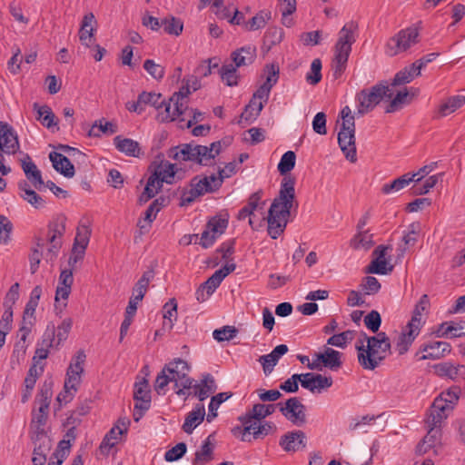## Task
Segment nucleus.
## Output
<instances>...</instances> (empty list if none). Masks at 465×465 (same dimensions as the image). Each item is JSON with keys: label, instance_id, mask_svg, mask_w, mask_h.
<instances>
[{"label": "nucleus", "instance_id": "nucleus-1", "mask_svg": "<svg viewBox=\"0 0 465 465\" xmlns=\"http://www.w3.org/2000/svg\"><path fill=\"white\" fill-rule=\"evenodd\" d=\"M295 181L291 176H285L281 183L279 195L272 201L266 217H257L254 213L249 219V224L253 230H259L264 221H267V232L272 239L282 235L288 224L291 209L295 198Z\"/></svg>", "mask_w": 465, "mask_h": 465}, {"label": "nucleus", "instance_id": "nucleus-2", "mask_svg": "<svg viewBox=\"0 0 465 465\" xmlns=\"http://www.w3.org/2000/svg\"><path fill=\"white\" fill-rule=\"evenodd\" d=\"M358 361L364 370L376 369L391 353L390 339L385 332L375 336L363 334V339L356 343Z\"/></svg>", "mask_w": 465, "mask_h": 465}, {"label": "nucleus", "instance_id": "nucleus-3", "mask_svg": "<svg viewBox=\"0 0 465 465\" xmlns=\"http://www.w3.org/2000/svg\"><path fill=\"white\" fill-rule=\"evenodd\" d=\"M221 151V141L213 142L210 146L189 143L171 148L169 157L177 162H193L200 165L209 166Z\"/></svg>", "mask_w": 465, "mask_h": 465}, {"label": "nucleus", "instance_id": "nucleus-4", "mask_svg": "<svg viewBox=\"0 0 465 465\" xmlns=\"http://www.w3.org/2000/svg\"><path fill=\"white\" fill-rule=\"evenodd\" d=\"M357 30V23L351 21L346 23L339 32L331 64L332 75L335 79L339 78L346 69L351 46L356 42Z\"/></svg>", "mask_w": 465, "mask_h": 465}, {"label": "nucleus", "instance_id": "nucleus-5", "mask_svg": "<svg viewBox=\"0 0 465 465\" xmlns=\"http://www.w3.org/2000/svg\"><path fill=\"white\" fill-rule=\"evenodd\" d=\"M53 396V381H45L39 388L35 398L37 409L32 411L31 437H48L45 430Z\"/></svg>", "mask_w": 465, "mask_h": 465}, {"label": "nucleus", "instance_id": "nucleus-6", "mask_svg": "<svg viewBox=\"0 0 465 465\" xmlns=\"http://www.w3.org/2000/svg\"><path fill=\"white\" fill-rule=\"evenodd\" d=\"M342 120L341 130L338 134L339 146L345 155V158L351 163L357 161L356 145H355V122L351 108L346 105L341 113Z\"/></svg>", "mask_w": 465, "mask_h": 465}, {"label": "nucleus", "instance_id": "nucleus-7", "mask_svg": "<svg viewBox=\"0 0 465 465\" xmlns=\"http://www.w3.org/2000/svg\"><path fill=\"white\" fill-rule=\"evenodd\" d=\"M85 359L86 355L84 351H77L73 357L66 371L64 391L57 396L58 401L68 402L74 398L82 381Z\"/></svg>", "mask_w": 465, "mask_h": 465}, {"label": "nucleus", "instance_id": "nucleus-8", "mask_svg": "<svg viewBox=\"0 0 465 465\" xmlns=\"http://www.w3.org/2000/svg\"><path fill=\"white\" fill-rule=\"evenodd\" d=\"M393 92L387 82H381L370 89H363L356 94L357 114L364 115L372 111L383 99H391Z\"/></svg>", "mask_w": 465, "mask_h": 465}, {"label": "nucleus", "instance_id": "nucleus-9", "mask_svg": "<svg viewBox=\"0 0 465 465\" xmlns=\"http://www.w3.org/2000/svg\"><path fill=\"white\" fill-rule=\"evenodd\" d=\"M221 186L222 179L216 178L213 173L205 176H195L190 182V189L183 194V203H191L200 196L217 191Z\"/></svg>", "mask_w": 465, "mask_h": 465}, {"label": "nucleus", "instance_id": "nucleus-10", "mask_svg": "<svg viewBox=\"0 0 465 465\" xmlns=\"http://www.w3.org/2000/svg\"><path fill=\"white\" fill-rule=\"evenodd\" d=\"M419 29L416 26L402 29L389 39L385 52L390 56L405 52L419 42Z\"/></svg>", "mask_w": 465, "mask_h": 465}, {"label": "nucleus", "instance_id": "nucleus-11", "mask_svg": "<svg viewBox=\"0 0 465 465\" xmlns=\"http://www.w3.org/2000/svg\"><path fill=\"white\" fill-rule=\"evenodd\" d=\"M281 413L292 424L302 426L306 422V407L297 397L288 399L285 403H278Z\"/></svg>", "mask_w": 465, "mask_h": 465}, {"label": "nucleus", "instance_id": "nucleus-12", "mask_svg": "<svg viewBox=\"0 0 465 465\" xmlns=\"http://www.w3.org/2000/svg\"><path fill=\"white\" fill-rule=\"evenodd\" d=\"M134 399L136 401L134 418L135 421H138L144 411L149 410L151 406L150 389L148 381L145 378L134 383Z\"/></svg>", "mask_w": 465, "mask_h": 465}, {"label": "nucleus", "instance_id": "nucleus-13", "mask_svg": "<svg viewBox=\"0 0 465 465\" xmlns=\"http://www.w3.org/2000/svg\"><path fill=\"white\" fill-rule=\"evenodd\" d=\"M20 148L19 141L14 128L7 123L0 121V151L6 154H15Z\"/></svg>", "mask_w": 465, "mask_h": 465}, {"label": "nucleus", "instance_id": "nucleus-14", "mask_svg": "<svg viewBox=\"0 0 465 465\" xmlns=\"http://www.w3.org/2000/svg\"><path fill=\"white\" fill-rule=\"evenodd\" d=\"M451 346L446 341H432L427 344H422L420 347V351L416 353L418 361L424 360H439L450 353Z\"/></svg>", "mask_w": 465, "mask_h": 465}, {"label": "nucleus", "instance_id": "nucleus-15", "mask_svg": "<svg viewBox=\"0 0 465 465\" xmlns=\"http://www.w3.org/2000/svg\"><path fill=\"white\" fill-rule=\"evenodd\" d=\"M301 379L302 387L309 390L312 393H320L322 390L331 387L333 383L331 377L312 372L302 373Z\"/></svg>", "mask_w": 465, "mask_h": 465}, {"label": "nucleus", "instance_id": "nucleus-16", "mask_svg": "<svg viewBox=\"0 0 465 465\" xmlns=\"http://www.w3.org/2000/svg\"><path fill=\"white\" fill-rule=\"evenodd\" d=\"M174 103L171 102L170 99L168 101L163 100L159 109H157V120L161 123H168L175 120H178L180 124L185 122L184 115L187 114V111L183 107L181 109L180 107L177 108L176 111Z\"/></svg>", "mask_w": 465, "mask_h": 465}, {"label": "nucleus", "instance_id": "nucleus-17", "mask_svg": "<svg viewBox=\"0 0 465 465\" xmlns=\"http://www.w3.org/2000/svg\"><path fill=\"white\" fill-rule=\"evenodd\" d=\"M416 322L415 320L410 321L399 336L395 343V350L399 355L405 354L419 335L420 328L414 324Z\"/></svg>", "mask_w": 465, "mask_h": 465}, {"label": "nucleus", "instance_id": "nucleus-18", "mask_svg": "<svg viewBox=\"0 0 465 465\" xmlns=\"http://www.w3.org/2000/svg\"><path fill=\"white\" fill-rule=\"evenodd\" d=\"M279 445L286 452H296L306 448V435L302 430L289 431L281 437Z\"/></svg>", "mask_w": 465, "mask_h": 465}, {"label": "nucleus", "instance_id": "nucleus-19", "mask_svg": "<svg viewBox=\"0 0 465 465\" xmlns=\"http://www.w3.org/2000/svg\"><path fill=\"white\" fill-rule=\"evenodd\" d=\"M21 166L26 179L34 188L39 192L45 190V182L42 178L41 171L37 168L28 154H25L21 160Z\"/></svg>", "mask_w": 465, "mask_h": 465}, {"label": "nucleus", "instance_id": "nucleus-20", "mask_svg": "<svg viewBox=\"0 0 465 465\" xmlns=\"http://www.w3.org/2000/svg\"><path fill=\"white\" fill-rule=\"evenodd\" d=\"M215 448V432L211 433L203 442L200 449L195 452L192 461L193 465H205L213 460Z\"/></svg>", "mask_w": 465, "mask_h": 465}, {"label": "nucleus", "instance_id": "nucleus-21", "mask_svg": "<svg viewBox=\"0 0 465 465\" xmlns=\"http://www.w3.org/2000/svg\"><path fill=\"white\" fill-rule=\"evenodd\" d=\"M34 443L33 465H45L46 457L52 448V441L49 437H31Z\"/></svg>", "mask_w": 465, "mask_h": 465}, {"label": "nucleus", "instance_id": "nucleus-22", "mask_svg": "<svg viewBox=\"0 0 465 465\" xmlns=\"http://www.w3.org/2000/svg\"><path fill=\"white\" fill-rule=\"evenodd\" d=\"M451 410L442 404L441 400H434L429 411L426 420L427 426L441 427V423L447 419Z\"/></svg>", "mask_w": 465, "mask_h": 465}, {"label": "nucleus", "instance_id": "nucleus-23", "mask_svg": "<svg viewBox=\"0 0 465 465\" xmlns=\"http://www.w3.org/2000/svg\"><path fill=\"white\" fill-rule=\"evenodd\" d=\"M204 417L205 408L203 403H197L193 409L187 413L182 426L183 430L187 434H192L194 429L203 421Z\"/></svg>", "mask_w": 465, "mask_h": 465}, {"label": "nucleus", "instance_id": "nucleus-24", "mask_svg": "<svg viewBox=\"0 0 465 465\" xmlns=\"http://www.w3.org/2000/svg\"><path fill=\"white\" fill-rule=\"evenodd\" d=\"M288 351L285 344L277 345L269 354L262 355L259 362L262 365L263 372L269 375L273 371L274 366L278 363L280 358Z\"/></svg>", "mask_w": 465, "mask_h": 465}, {"label": "nucleus", "instance_id": "nucleus-25", "mask_svg": "<svg viewBox=\"0 0 465 465\" xmlns=\"http://www.w3.org/2000/svg\"><path fill=\"white\" fill-rule=\"evenodd\" d=\"M49 159L54 169L64 177L72 178L74 175V167L70 160L61 153L51 152Z\"/></svg>", "mask_w": 465, "mask_h": 465}, {"label": "nucleus", "instance_id": "nucleus-26", "mask_svg": "<svg viewBox=\"0 0 465 465\" xmlns=\"http://www.w3.org/2000/svg\"><path fill=\"white\" fill-rule=\"evenodd\" d=\"M231 58L236 67L249 65L256 58V47L253 45H248L238 48L232 53Z\"/></svg>", "mask_w": 465, "mask_h": 465}, {"label": "nucleus", "instance_id": "nucleus-27", "mask_svg": "<svg viewBox=\"0 0 465 465\" xmlns=\"http://www.w3.org/2000/svg\"><path fill=\"white\" fill-rule=\"evenodd\" d=\"M193 395L197 397L200 401L206 400L217 390V385L213 376L210 373L203 375L200 383L193 385Z\"/></svg>", "mask_w": 465, "mask_h": 465}, {"label": "nucleus", "instance_id": "nucleus-28", "mask_svg": "<svg viewBox=\"0 0 465 465\" xmlns=\"http://www.w3.org/2000/svg\"><path fill=\"white\" fill-rule=\"evenodd\" d=\"M115 148L127 156L139 157L141 154V147L138 142L117 135L114 138Z\"/></svg>", "mask_w": 465, "mask_h": 465}, {"label": "nucleus", "instance_id": "nucleus-29", "mask_svg": "<svg viewBox=\"0 0 465 465\" xmlns=\"http://www.w3.org/2000/svg\"><path fill=\"white\" fill-rule=\"evenodd\" d=\"M428 432L422 441L417 446V452L420 454L426 453L430 449L435 447L440 440L441 430L437 426H427Z\"/></svg>", "mask_w": 465, "mask_h": 465}, {"label": "nucleus", "instance_id": "nucleus-30", "mask_svg": "<svg viewBox=\"0 0 465 465\" xmlns=\"http://www.w3.org/2000/svg\"><path fill=\"white\" fill-rule=\"evenodd\" d=\"M95 25L96 20L93 13H88L84 16L79 32V39L83 45H89L95 31Z\"/></svg>", "mask_w": 465, "mask_h": 465}, {"label": "nucleus", "instance_id": "nucleus-31", "mask_svg": "<svg viewBox=\"0 0 465 465\" xmlns=\"http://www.w3.org/2000/svg\"><path fill=\"white\" fill-rule=\"evenodd\" d=\"M319 360L322 361L323 367L332 371L338 370L341 365V353L330 347H325L323 352L319 353Z\"/></svg>", "mask_w": 465, "mask_h": 465}, {"label": "nucleus", "instance_id": "nucleus-32", "mask_svg": "<svg viewBox=\"0 0 465 465\" xmlns=\"http://www.w3.org/2000/svg\"><path fill=\"white\" fill-rule=\"evenodd\" d=\"M66 218L57 215L48 225V242L62 241L65 233Z\"/></svg>", "mask_w": 465, "mask_h": 465}, {"label": "nucleus", "instance_id": "nucleus-33", "mask_svg": "<svg viewBox=\"0 0 465 465\" xmlns=\"http://www.w3.org/2000/svg\"><path fill=\"white\" fill-rule=\"evenodd\" d=\"M34 109L37 112L36 119L46 128L50 129L57 125L54 114L48 105H38L34 104Z\"/></svg>", "mask_w": 465, "mask_h": 465}, {"label": "nucleus", "instance_id": "nucleus-34", "mask_svg": "<svg viewBox=\"0 0 465 465\" xmlns=\"http://www.w3.org/2000/svg\"><path fill=\"white\" fill-rule=\"evenodd\" d=\"M163 182H160V178L153 173L148 178L147 183L142 194L139 197L140 203H146L153 198L158 191L162 188Z\"/></svg>", "mask_w": 465, "mask_h": 465}, {"label": "nucleus", "instance_id": "nucleus-35", "mask_svg": "<svg viewBox=\"0 0 465 465\" xmlns=\"http://www.w3.org/2000/svg\"><path fill=\"white\" fill-rule=\"evenodd\" d=\"M242 425H237L232 428L231 432L235 438H239L243 442H251V421L247 415L239 417Z\"/></svg>", "mask_w": 465, "mask_h": 465}, {"label": "nucleus", "instance_id": "nucleus-36", "mask_svg": "<svg viewBox=\"0 0 465 465\" xmlns=\"http://www.w3.org/2000/svg\"><path fill=\"white\" fill-rule=\"evenodd\" d=\"M439 336L457 338L465 335V322H443L439 330Z\"/></svg>", "mask_w": 465, "mask_h": 465}, {"label": "nucleus", "instance_id": "nucleus-37", "mask_svg": "<svg viewBox=\"0 0 465 465\" xmlns=\"http://www.w3.org/2000/svg\"><path fill=\"white\" fill-rule=\"evenodd\" d=\"M153 173L160 178V182L171 184L174 182L175 164L163 161L155 167Z\"/></svg>", "mask_w": 465, "mask_h": 465}, {"label": "nucleus", "instance_id": "nucleus-38", "mask_svg": "<svg viewBox=\"0 0 465 465\" xmlns=\"http://www.w3.org/2000/svg\"><path fill=\"white\" fill-rule=\"evenodd\" d=\"M278 9L282 14V23L286 27L293 25L291 15L296 11V0H278Z\"/></svg>", "mask_w": 465, "mask_h": 465}, {"label": "nucleus", "instance_id": "nucleus-39", "mask_svg": "<svg viewBox=\"0 0 465 465\" xmlns=\"http://www.w3.org/2000/svg\"><path fill=\"white\" fill-rule=\"evenodd\" d=\"M33 325V321L29 320L26 322L23 321L22 326L19 328L17 336L19 340L15 342V348H14V353L17 352L22 353L23 355L25 354V351L27 348L26 340L29 334L31 333V328Z\"/></svg>", "mask_w": 465, "mask_h": 465}, {"label": "nucleus", "instance_id": "nucleus-40", "mask_svg": "<svg viewBox=\"0 0 465 465\" xmlns=\"http://www.w3.org/2000/svg\"><path fill=\"white\" fill-rule=\"evenodd\" d=\"M420 231L421 226L420 223H412L407 227L406 231L403 232L402 236L405 247L401 250V254L405 252L406 248L412 247L416 244L420 235Z\"/></svg>", "mask_w": 465, "mask_h": 465}, {"label": "nucleus", "instance_id": "nucleus-41", "mask_svg": "<svg viewBox=\"0 0 465 465\" xmlns=\"http://www.w3.org/2000/svg\"><path fill=\"white\" fill-rule=\"evenodd\" d=\"M190 94L191 90L189 82H185V79H183L181 88L178 92L173 93V94L170 97V101L174 103L176 106L175 108H179L180 106V109L183 107L188 112V99ZM175 110L177 111V109Z\"/></svg>", "mask_w": 465, "mask_h": 465}, {"label": "nucleus", "instance_id": "nucleus-42", "mask_svg": "<svg viewBox=\"0 0 465 465\" xmlns=\"http://www.w3.org/2000/svg\"><path fill=\"white\" fill-rule=\"evenodd\" d=\"M276 427L272 422L252 420L251 421V437L252 440L263 439L269 435Z\"/></svg>", "mask_w": 465, "mask_h": 465}, {"label": "nucleus", "instance_id": "nucleus-43", "mask_svg": "<svg viewBox=\"0 0 465 465\" xmlns=\"http://www.w3.org/2000/svg\"><path fill=\"white\" fill-rule=\"evenodd\" d=\"M154 277V271L153 269L145 271L141 278L137 281V282L134 284L132 292V295L138 297L140 299H143L147 290L148 286L151 282V281Z\"/></svg>", "mask_w": 465, "mask_h": 465}, {"label": "nucleus", "instance_id": "nucleus-44", "mask_svg": "<svg viewBox=\"0 0 465 465\" xmlns=\"http://www.w3.org/2000/svg\"><path fill=\"white\" fill-rule=\"evenodd\" d=\"M464 104L465 95L458 94L451 96L439 106V114L440 116H447Z\"/></svg>", "mask_w": 465, "mask_h": 465}, {"label": "nucleus", "instance_id": "nucleus-45", "mask_svg": "<svg viewBox=\"0 0 465 465\" xmlns=\"http://www.w3.org/2000/svg\"><path fill=\"white\" fill-rule=\"evenodd\" d=\"M277 404H254L252 411L247 412L246 415L250 418V420H262V419L270 416L275 411Z\"/></svg>", "mask_w": 465, "mask_h": 465}, {"label": "nucleus", "instance_id": "nucleus-46", "mask_svg": "<svg viewBox=\"0 0 465 465\" xmlns=\"http://www.w3.org/2000/svg\"><path fill=\"white\" fill-rule=\"evenodd\" d=\"M413 181L414 175H411V173H408L393 180L391 183H385L382 186L381 191L385 194H389L393 192H398L406 187L407 185H409Z\"/></svg>", "mask_w": 465, "mask_h": 465}, {"label": "nucleus", "instance_id": "nucleus-47", "mask_svg": "<svg viewBox=\"0 0 465 465\" xmlns=\"http://www.w3.org/2000/svg\"><path fill=\"white\" fill-rule=\"evenodd\" d=\"M92 230L89 225L81 223L76 230V235L74 238L73 247H76L77 249L86 250L90 237H91Z\"/></svg>", "mask_w": 465, "mask_h": 465}, {"label": "nucleus", "instance_id": "nucleus-48", "mask_svg": "<svg viewBox=\"0 0 465 465\" xmlns=\"http://www.w3.org/2000/svg\"><path fill=\"white\" fill-rule=\"evenodd\" d=\"M231 396V393L220 392L211 398L210 403L208 405V414L206 417L208 422H211L214 418L217 417V410L219 409L220 405L227 401Z\"/></svg>", "mask_w": 465, "mask_h": 465}, {"label": "nucleus", "instance_id": "nucleus-49", "mask_svg": "<svg viewBox=\"0 0 465 465\" xmlns=\"http://www.w3.org/2000/svg\"><path fill=\"white\" fill-rule=\"evenodd\" d=\"M159 212L160 206H158V200H154L145 211L144 217L139 220L137 225L140 229L148 231Z\"/></svg>", "mask_w": 465, "mask_h": 465}, {"label": "nucleus", "instance_id": "nucleus-50", "mask_svg": "<svg viewBox=\"0 0 465 465\" xmlns=\"http://www.w3.org/2000/svg\"><path fill=\"white\" fill-rule=\"evenodd\" d=\"M161 25L164 33L173 35H179L183 28V22L173 16L162 19Z\"/></svg>", "mask_w": 465, "mask_h": 465}, {"label": "nucleus", "instance_id": "nucleus-51", "mask_svg": "<svg viewBox=\"0 0 465 465\" xmlns=\"http://www.w3.org/2000/svg\"><path fill=\"white\" fill-rule=\"evenodd\" d=\"M460 394V389L459 387H451L447 391H442L436 400H441L442 404L452 411L459 401Z\"/></svg>", "mask_w": 465, "mask_h": 465}, {"label": "nucleus", "instance_id": "nucleus-52", "mask_svg": "<svg viewBox=\"0 0 465 465\" xmlns=\"http://www.w3.org/2000/svg\"><path fill=\"white\" fill-rule=\"evenodd\" d=\"M263 104L262 101L256 100L252 97L249 104L245 106L244 112L242 114L241 117L245 121H252L255 120L263 108Z\"/></svg>", "mask_w": 465, "mask_h": 465}, {"label": "nucleus", "instance_id": "nucleus-53", "mask_svg": "<svg viewBox=\"0 0 465 465\" xmlns=\"http://www.w3.org/2000/svg\"><path fill=\"white\" fill-rule=\"evenodd\" d=\"M236 66L230 64H223L220 69V74L222 80L228 85V86H235L238 84V74Z\"/></svg>", "mask_w": 465, "mask_h": 465}, {"label": "nucleus", "instance_id": "nucleus-54", "mask_svg": "<svg viewBox=\"0 0 465 465\" xmlns=\"http://www.w3.org/2000/svg\"><path fill=\"white\" fill-rule=\"evenodd\" d=\"M351 245L355 249L369 250L373 245L372 234L368 231H360L351 240Z\"/></svg>", "mask_w": 465, "mask_h": 465}, {"label": "nucleus", "instance_id": "nucleus-55", "mask_svg": "<svg viewBox=\"0 0 465 465\" xmlns=\"http://www.w3.org/2000/svg\"><path fill=\"white\" fill-rule=\"evenodd\" d=\"M414 76H418L417 70H413L411 64V66L405 67L404 69L399 71L395 74L391 85L397 86L409 84L413 80Z\"/></svg>", "mask_w": 465, "mask_h": 465}, {"label": "nucleus", "instance_id": "nucleus-56", "mask_svg": "<svg viewBox=\"0 0 465 465\" xmlns=\"http://www.w3.org/2000/svg\"><path fill=\"white\" fill-rule=\"evenodd\" d=\"M354 338V332L352 331H345L338 334H334L327 340V344L345 348L346 345L351 341Z\"/></svg>", "mask_w": 465, "mask_h": 465}, {"label": "nucleus", "instance_id": "nucleus-57", "mask_svg": "<svg viewBox=\"0 0 465 465\" xmlns=\"http://www.w3.org/2000/svg\"><path fill=\"white\" fill-rule=\"evenodd\" d=\"M296 155L292 151L284 153L278 163V171L281 174H286L291 172L295 166Z\"/></svg>", "mask_w": 465, "mask_h": 465}, {"label": "nucleus", "instance_id": "nucleus-58", "mask_svg": "<svg viewBox=\"0 0 465 465\" xmlns=\"http://www.w3.org/2000/svg\"><path fill=\"white\" fill-rule=\"evenodd\" d=\"M99 132L113 134L117 132V125L104 119L96 121L90 130V135L99 136Z\"/></svg>", "mask_w": 465, "mask_h": 465}, {"label": "nucleus", "instance_id": "nucleus-59", "mask_svg": "<svg viewBox=\"0 0 465 465\" xmlns=\"http://www.w3.org/2000/svg\"><path fill=\"white\" fill-rule=\"evenodd\" d=\"M393 270L392 265H389L386 259H374L368 266L367 272L375 274H387Z\"/></svg>", "mask_w": 465, "mask_h": 465}, {"label": "nucleus", "instance_id": "nucleus-60", "mask_svg": "<svg viewBox=\"0 0 465 465\" xmlns=\"http://www.w3.org/2000/svg\"><path fill=\"white\" fill-rule=\"evenodd\" d=\"M37 346L48 351L50 348L56 347L55 327L54 324L47 325L41 341L37 342Z\"/></svg>", "mask_w": 465, "mask_h": 465}, {"label": "nucleus", "instance_id": "nucleus-61", "mask_svg": "<svg viewBox=\"0 0 465 465\" xmlns=\"http://www.w3.org/2000/svg\"><path fill=\"white\" fill-rule=\"evenodd\" d=\"M429 303H430V301H429L428 295L423 294L420 297L419 302L417 303V305L415 306V309L413 311V314H412L411 321H414V320L417 321L416 322H414V324L420 328H421V326L423 324L422 319H421L422 313L428 308Z\"/></svg>", "mask_w": 465, "mask_h": 465}, {"label": "nucleus", "instance_id": "nucleus-62", "mask_svg": "<svg viewBox=\"0 0 465 465\" xmlns=\"http://www.w3.org/2000/svg\"><path fill=\"white\" fill-rule=\"evenodd\" d=\"M283 38V31L282 28L270 27L264 35V44L268 48L272 47L282 42Z\"/></svg>", "mask_w": 465, "mask_h": 465}, {"label": "nucleus", "instance_id": "nucleus-63", "mask_svg": "<svg viewBox=\"0 0 465 465\" xmlns=\"http://www.w3.org/2000/svg\"><path fill=\"white\" fill-rule=\"evenodd\" d=\"M238 333L234 326L226 325L221 329H216L213 332V339L217 341H225L232 340Z\"/></svg>", "mask_w": 465, "mask_h": 465}, {"label": "nucleus", "instance_id": "nucleus-64", "mask_svg": "<svg viewBox=\"0 0 465 465\" xmlns=\"http://www.w3.org/2000/svg\"><path fill=\"white\" fill-rule=\"evenodd\" d=\"M228 221L224 218L215 216L212 218L207 225L206 228H208L213 234H214L217 238L223 234L227 228Z\"/></svg>", "mask_w": 465, "mask_h": 465}]
</instances>
